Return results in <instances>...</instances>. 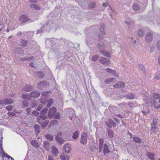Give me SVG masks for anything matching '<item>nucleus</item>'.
Here are the masks:
<instances>
[{
    "label": "nucleus",
    "mask_w": 160,
    "mask_h": 160,
    "mask_svg": "<svg viewBox=\"0 0 160 160\" xmlns=\"http://www.w3.org/2000/svg\"><path fill=\"white\" fill-rule=\"evenodd\" d=\"M8 114L9 115H11V116H14L16 115L15 113L13 112H9L8 113Z\"/></svg>",
    "instance_id": "nucleus-57"
},
{
    "label": "nucleus",
    "mask_w": 160,
    "mask_h": 160,
    "mask_svg": "<svg viewBox=\"0 0 160 160\" xmlns=\"http://www.w3.org/2000/svg\"><path fill=\"white\" fill-rule=\"evenodd\" d=\"M35 73L39 79H42L44 76V73L40 71L36 72Z\"/></svg>",
    "instance_id": "nucleus-15"
},
{
    "label": "nucleus",
    "mask_w": 160,
    "mask_h": 160,
    "mask_svg": "<svg viewBox=\"0 0 160 160\" xmlns=\"http://www.w3.org/2000/svg\"><path fill=\"white\" fill-rule=\"evenodd\" d=\"M156 46L157 49L160 50V41L157 42Z\"/></svg>",
    "instance_id": "nucleus-48"
},
{
    "label": "nucleus",
    "mask_w": 160,
    "mask_h": 160,
    "mask_svg": "<svg viewBox=\"0 0 160 160\" xmlns=\"http://www.w3.org/2000/svg\"><path fill=\"white\" fill-rule=\"evenodd\" d=\"M22 89L25 92H29L32 90L33 88L32 85L30 84H26L23 86Z\"/></svg>",
    "instance_id": "nucleus-8"
},
{
    "label": "nucleus",
    "mask_w": 160,
    "mask_h": 160,
    "mask_svg": "<svg viewBox=\"0 0 160 160\" xmlns=\"http://www.w3.org/2000/svg\"><path fill=\"white\" fill-rule=\"evenodd\" d=\"M99 61L101 63L107 66H108L110 64V61L109 58L103 57H101Z\"/></svg>",
    "instance_id": "nucleus-5"
},
{
    "label": "nucleus",
    "mask_w": 160,
    "mask_h": 160,
    "mask_svg": "<svg viewBox=\"0 0 160 160\" xmlns=\"http://www.w3.org/2000/svg\"><path fill=\"white\" fill-rule=\"evenodd\" d=\"M88 135L86 133L84 132L81 133L80 142L83 145H86L87 142Z\"/></svg>",
    "instance_id": "nucleus-1"
},
{
    "label": "nucleus",
    "mask_w": 160,
    "mask_h": 160,
    "mask_svg": "<svg viewBox=\"0 0 160 160\" xmlns=\"http://www.w3.org/2000/svg\"><path fill=\"white\" fill-rule=\"evenodd\" d=\"M33 128L35 130V134L37 136L41 131L40 126L38 124H36L33 126Z\"/></svg>",
    "instance_id": "nucleus-9"
},
{
    "label": "nucleus",
    "mask_w": 160,
    "mask_h": 160,
    "mask_svg": "<svg viewBox=\"0 0 160 160\" xmlns=\"http://www.w3.org/2000/svg\"><path fill=\"white\" fill-rule=\"evenodd\" d=\"M22 108H26L28 106L29 103L25 99L23 100L22 102Z\"/></svg>",
    "instance_id": "nucleus-23"
},
{
    "label": "nucleus",
    "mask_w": 160,
    "mask_h": 160,
    "mask_svg": "<svg viewBox=\"0 0 160 160\" xmlns=\"http://www.w3.org/2000/svg\"><path fill=\"white\" fill-rule=\"evenodd\" d=\"M147 156L151 160H154L155 159V158L154 157V154L151 152H148L147 153Z\"/></svg>",
    "instance_id": "nucleus-31"
},
{
    "label": "nucleus",
    "mask_w": 160,
    "mask_h": 160,
    "mask_svg": "<svg viewBox=\"0 0 160 160\" xmlns=\"http://www.w3.org/2000/svg\"><path fill=\"white\" fill-rule=\"evenodd\" d=\"M48 118V117L45 115H40L37 118V121L39 123L41 124L42 121Z\"/></svg>",
    "instance_id": "nucleus-10"
},
{
    "label": "nucleus",
    "mask_w": 160,
    "mask_h": 160,
    "mask_svg": "<svg viewBox=\"0 0 160 160\" xmlns=\"http://www.w3.org/2000/svg\"><path fill=\"white\" fill-rule=\"evenodd\" d=\"M22 97L24 99L30 100L31 97L30 94L28 93L23 94L22 95Z\"/></svg>",
    "instance_id": "nucleus-30"
},
{
    "label": "nucleus",
    "mask_w": 160,
    "mask_h": 160,
    "mask_svg": "<svg viewBox=\"0 0 160 160\" xmlns=\"http://www.w3.org/2000/svg\"><path fill=\"white\" fill-rule=\"evenodd\" d=\"M99 52L100 53H102L103 55L109 58L111 57V54L106 50H100Z\"/></svg>",
    "instance_id": "nucleus-13"
},
{
    "label": "nucleus",
    "mask_w": 160,
    "mask_h": 160,
    "mask_svg": "<svg viewBox=\"0 0 160 160\" xmlns=\"http://www.w3.org/2000/svg\"><path fill=\"white\" fill-rule=\"evenodd\" d=\"M46 82L45 81H41L40 82L38 83V87H39L40 86H42L44 85V83L45 82Z\"/></svg>",
    "instance_id": "nucleus-50"
},
{
    "label": "nucleus",
    "mask_w": 160,
    "mask_h": 160,
    "mask_svg": "<svg viewBox=\"0 0 160 160\" xmlns=\"http://www.w3.org/2000/svg\"><path fill=\"white\" fill-rule=\"evenodd\" d=\"M52 152L55 156H57L59 154L58 149L55 147L54 146H52Z\"/></svg>",
    "instance_id": "nucleus-14"
},
{
    "label": "nucleus",
    "mask_w": 160,
    "mask_h": 160,
    "mask_svg": "<svg viewBox=\"0 0 160 160\" xmlns=\"http://www.w3.org/2000/svg\"><path fill=\"white\" fill-rule=\"evenodd\" d=\"M43 28H42L38 30L37 31V32L36 33V34H38L39 33L42 32H43Z\"/></svg>",
    "instance_id": "nucleus-62"
},
{
    "label": "nucleus",
    "mask_w": 160,
    "mask_h": 160,
    "mask_svg": "<svg viewBox=\"0 0 160 160\" xmlns=\"http://www.w3.org/2000/svg\"><path fill=\"white\" fill-rule=\"evenodd\" d=\"M157 127L156 126H151L150 128L151 131L153 133L155 134L157 132Z\"/></svg>",
    "instance_id": "nucleus-37"
},
{
    "label": "nucleus",
    "mask_w": 160,
    "mask_h": 160,
    "mask_svg": "<svg viewBox=\"0 0 160 160\" xmlns=\"http://www.w3.org/2000/svg\"><path fill=\"white\" fill-rule=\"evenodd\" d=\"M153 97L154 99H160V94L154 93L153 95Z\"/></svg>",
    "instance_id": "nucleus-42"
},
{
    "label": "nucleus",
    "mask_w": 160,
    "mask_h": 160,
    "mask_svg": "<svg viewBox=\"0 0 160 160\" xmlns=\"http://www.w3.org/2000/svg\"><path fill=\"white\" fill-rule=\"evenodd\" d=\"M29 43V41L24 39H22L21 42V45L22 47H25L28 46Z\"/></svg>",
    "instance_id": "nucleus-17"
},
{
    "label": "nucleus",
    "mask_w": 160,
    "mask_h": 160,
    "mask_svg": "<svg viewBox=\"0 0 160 160\" xmlns=\"http://www.w3.org/2000/svg\"><path fill=\"white\" fill-rule=\"evenodd\" d=\"M106 70L107 72L110 73L115 74L116 73V71L114 70H112L110 68H107L106 69Z\"/></svg>",
    "instance_id": "nucleus-36"
},
{
    "label": "nucleus",
    "mask_w": 160,
    "mask_h": 160,
    "mask_svg": "<svg viewBox=\"0 0 160 160\" xmlns=\"http://www.w3.org/2000/svg\"><path fill=\"white\" fill-rule=\"evenodd\" d=\"M108 134L109 137L110 138H113L114 136L113 131L109 129H107Z\"/></svg>",
    "instance_id": "nucleus-22"
},
{
    "label": "nucleus",
    "mask_w": 160,
    "mask_h": 160,
    "mask_svg": "<svg viewBox=\"0 0 160 160\" xmlns=\"http://www.w3.org/2000/svg\"><path fill=\"white\" fill-rule=\"evenodd\" d=\"M0 105H6L5 99L0 100Z\"/></svg>",
    "instance_id": "nucleus-60"
},
{
    "label": "nucleus",
    "mask_w": 160,
    "mask_h": 160,
    "mask_svg": "<svg viewBox=\"0 0 160 160\" xmlns=\"http://www.w3.org/2000/svg\"><path fill=\"white\" fill-rule=\"evenodd\" d=\"M19 21L22 23H24L29 21V22H32L33 21H32L31 19L28 18V17L25 15H21L19 18Z\"/></svg>",
    "instance_id": "nucleus-3"
},
{
    "label": "nucleus",
    "mask_w": 160,
    "mask_h": 160,
    "mask_svg": "<svg viewBox=\"0 0 160 160\" xmlns=\"http://www.w3.org/2000/svg\"><path fill=\"white\" fill-rule=\"evenodd\" d=\"M64 154L63 153H62L61 154L60 156V158L61 159L64 160L65 156H64Z\"/></svg>",
    "instance_id": "nucleus-63"
},
{
    "label": "nucleus",
    "mask_w": 160,
    "mask_h": 160,
    "mask_svg": "<svg viewBox=\"0 0 160 160\" xmlns=\"http://www.w3.org/2000/svg\"><path fill=\"white\" fill-rule=\"evenodd\" d=\"M114 78H110L104 80V81L107 83H110L112 81H113Z\"/></svg>",
    "instance_id": "nucleus-39"
},
{
    "label": "nucleus",
    "mask_w": 160,
    "mask_h": 160,
    "mask_svg": "<svg viewBox=\"0 0 160 160\" xmlns=\"http://www.w3.org/2000/svg\"><path fill=\"white\" fill-rule=\"evenodd\" d=\"M66 111L68 112V114L72 116L74 113V110L72 108H68L66 109Z\"/></svg>",
    "instance_id": "nucleus-19"
},
{
    "label": "nucleus",
    "mask_w": 160,
    "mask_h": 160,
    "mask_svg": "<svg viewBox=\"0 0 160 160\" xmlns=\"http://www.w3.org/2000/svg\"><path fill=\"white\" fill-rule=\"evenodd\" d=\"M138 33L139 37H142L144 35V30L142 29H139L138 31Z\"/></svg>",
    "instance_id": "nucleus-27"
},
{
    "label": "nucleus",
    "mask_w": 160,
    "mask_h": 160,
    "mask_svg": "<svg viewBox=\"0 0 160 160\" xmlns=\"http://www.w3.org/2000/svg\"><path fill=\"white\" fill-rule=\"evenodd\" d=\"M125 97L128 99H132L134 98V95L132 93H130L125 96Z\"/></svg>",
    "instance_id": "nucleus-24"
},
{
    "label": "nucleus",
    "mask_w": 160,
    "mask_h": 160,
    "mask_svg": "<svg viewBox=\"0 0 160 160\" xmlns=\"http://www.w3.org/2000/svg\"><path fill=\"white\" fill-rule=\"evenodd\" d=\"M96 6V4L95 3H91L89 6L90 8H93Z\"/></svg>",
    "instance_id": "nucleus-51"
},
{
    "label": "nucleus",
    "mask_w": 160,
    "mask_h": 160,
    "mask_svg": "<svg viewBox=\"0 0 160 160\" xmlns=\"http://www.w3.org/2000/svg\"><path fill=\"white\" fill-rule=\"evenodd\" d=\"M43 145L46 150L47 151H49L50 143L48 141H46L44 142Z\"/></svg>",
    "instance_id": "nucleus-16"
},
{
    "label": "nucleus",
    "mask_w": 160,
    "mask_h": 160,
    "mask_svg": "<svg viewBox=\"0 0 160 160\" xmlns=\"http://www.w3.org/2000/svg\"><path fill=\"white\" fill-rule=\"evenodd\" d=\"M62 133L60 132L58 133L55 136V139L57 142L58 141L61 137Z\"/></svg>",
    "instance_id": "nucleus-34"
},
{
    "label": "nucleus",
    "mask_w": 160,
    "mask_h": 160,
    "mask_svg": "<svg viewBox=\"0 0 160 160\" xmlns=\"http://www.w3.org/2000/svg\"><path fill=\"white\" fill-rule=\"evenodd\" d=\"M125 22L127 25H130L132 24L133 23V21H125Z\"/></svg>",
    "instance_id": "nucleus-49"
},
{
    "label": "nucleus",
    "mask_w": 160,
    "mask_h": 160,
    "mask_svg": "<svg viewBox=\"0 0 160 160\" xmlns=\"http://www.w3.org/2000/svg\"><path fill=\"white\" fill-rule=\"evenodd\" d=\"M65 140L63 139L62 138H61L57 142L61 144H62L64 143Z\"/></svg>",
    "instance_id": "nucleus-46"
},
{
    "label": "nucleus",
    "mask_w": 160,
    "mask_h": 160,
    "mask_svg": "<svg viewBox=\"0 0 160 160\" xmlns=\"http://www.w3.org/2000/svg\"><path fill=\"white\" fill-rule=\"evenodd\" d=\"M132 8L135 11H140V12H143L145 9H141L140 8V6L138 3H135L132 5Z\"/></svg>",
    "instance_id": "nucleus-6"
},
{
    "label": "nucleus",
    "mask_w": 160,
    "mask_h": 160,
    "mask_svg": "<svg viewBox=\"0 0 160 160\" xmlns=\"http://www.w3.org/2000/svg\"><path fill=\"white\" fill-rule=\"evenodd\" d=\"M56 114V115H55L54 117V118L55 119H59L61 117L60 113L59 112H57Z\"/></svg>",
    "instance_id": "nucleus-45"
},
{
    "label": "nucleus",
    "mask_w": 160,
    "mask_h": 160,
    "mask_svg": "<svg viewBox=\"0 0 160 160\" xmlns=\"http://www.w3.org/2000/svg\"><path fill=\"white\" fill-rule=\"evenodd\" d=\"M48 109L45 108L42 109L40 112V115H45L47 112Z\"/></svg>",
    "instance_id": "nucleus-41"
},
{
    "label": "nucleus",
    "mask_w": 160,
    "mask_h": 160,
    "mask_svg": "<svg viewBox=\"0 0 160 160\" xmlns=\"http://www.w3.org/2000/svg\"><path fill=\"white\" fill-rule=\"evenodd\" d=\"M154 46H151L150 48V52H153L154 51Z\"/></svg>",
    "instance_id": "nucleus-64"
},
{
    "label": "nucleus",
    "mask_w": 160,
    "mask_h": 160,
    "mask_svg": "<svg viewBox=\"0 0 160 160\" xmlns=\"http://www.w3.org/2000/svg\"><path fill=\"white\" fill-rule=\"evenodd\" d=\"M46 138L50 141H52L53 139V136L52 135H50L49 134H47L45 135Z\"/></svg>",
    "instance_id": "nucleus-32"
},
{
    "label": "nucleus",
    "mask_w": 160,
    "mask_h": 160,
    "mask_svg": "<svg viewBox=\"0 0 160 160\" xmlns=\"http://www.w3.org/2000/svg\"><path fill=\"white\" fill-rule=\"evenodd\" d=\"M133 138V140L136 143L140 144L142 142L141 139L138 137L137 136L134 137Z\"/></svg>",
    "instance_id": "nucleus-26"
},
{
    "label": "nucleus",
    "mask_w": 160,
    "mask_h": 160,
    "mask_svg": "<svg viewBox=\"0 0 160 160\" xmlns=\"http://www.w3.org/2000/svg\"><path fill=\"white\" fill-rule=\"evenodd\" d=\"M113 87L115 88H124L125 87V84L122 82H119L113 85Z\"/></svg>",
    "instance_id": "nucleus-7"
},
{
    "label": "nucleus",
    "mask_w": 160,
    "mask_h": 160,
    "mask_svg": "<svg viewBox=\"0 0 160 160\" xmlns=\"http://www.w3.org/2000/svg\"><path fill=\"white\" fill-rule=\"evenodd\" d=\"M30 94L31 97L33 98H38L40 95L39 92L37 91H33L31 92Z\"/></svg>",
    "instance_id": "nucleus-11"
},
{
    "label": "nucleus",
    "mask_w": 160,
    "mask_h": 160,
    "mask_svg": "<svg viewBox=\"0 0 160 160\" xmlns=\"http://www.w3.org/2000/svg\"><path fill=\"white\" fill-rule=\"evenodd\" d=\"M49 122V121L47 120H46L42 123V122L41 124L42 128L43 129H44L46 127Z\"/></svg>",
    "instance_id": "nucleus-20"
},
{
    "label": "nucleus",
    "mask_w": 160,
    "mask_h": 160,
    "mask_svg": "<svg viewBox=\"0 0 160 160\" xmlns=\"http://www.w3.org/2000/svg\"><path fill=\"white\" fill-rule=\"evenodd\" d=\"M97 47L99 49H103L105 48V46L103 43H98Z\"/></svg>",
    "instance_id": "nucleus-29"
},
{
    "label": "nucleus",
    "mask_w": 160,
    "mask_h": 160,
    "mask_svg": "<svg viewBox=\"0 0 160 160\" xmlns=\"http://www.w3.org/2000/svg\"><path fill=\"white\" fill-rule=\"evenodd\" d=\"M4 24L3 22H1L0 23V32H1L3 29Z\"/></svg>",
    "instance_id": "nucleus-61"
},
{
    "label": "nucleus",
    "mask_w": 160,
    "mask_h": 160,
    "mask_svg": "<svg viewBox=\"0 0 160 160\" xmlns=\"http://www.w3.org/2000/svg\"><path fill=\"white\" fill-rule=\"evenodd\" d=\"M32 114L34 116H36L39 115V113L36 111H34L32 112Z\"/></svg>",
    "instance_id": "nucleus-55"
},
{
    "label": "nucleus",
    "mask_w": 160,
    "mask_h": 160,
    "mask_svg": "<svg viewBox=\"0 0 160 160\" xmlns=\"http://www.w3.org/2000/svg\"><path fill=\"white\" fill-rule=\"evenodd\" d=\"M5 157L7 158L9 160H14L13 158L9 156L7 154H5Z\"/></svg>",
    "instance_id": "nucleus-53"
},
{
    "label": "nucleus",
    "mask_w": 160,
    "mask_h": 160,
    "mask_svg": "<svg viewBox=\"0 0 160 160\" xmlns=\"http://www.w3.org/2000/svg\"><path fill=\"white\" fill-rule=\"evenodd\" d=\"M157 124V122L156 120H155L154 119H153L152 122L151 123V126H156Z\"/></svg>",
    "instance_id": "nucleus-54"
},
{
    "label": "nucleus",
    "mask_w": 160,
    "mask_h": 160,
    "mask_svg": "<svg viewBox=\"0 0 160 160\" xmlns=\"http://www.w3.org/2000/svg\"><path fill=\"white\" fill-rule=\"evenodd\" d=\"M105 123L106 125L109 128H111L112 127V125H111L109 122H108L107 121H105Z\"/></svg>",
    "instance_id": "nucleus-52"
},
{
    "label": "nucleus",
    "mask_w": 160,
    "mask_h": 160,
    "mask_svg": "<svg viewBox=\"0 0 160 160\" xmlns=\"http://www.w3.org/2000/svg\"><path fill=\"white\" fill-rule=\"evenodd\" d=\"M98 55H95L92 57V60L93 61H96L98 60Z\"/></svg>",
    "instance_id": "nucleus-44"
},
{
    "label": "nucleus",
    "mask_w": 160,
    "mask_h": 160,
    "mask_svg": "<svg viewBox=\"0 0 160 160\" xmlns=\"http://www.w3.org/2000/svg\"><path fill=\"white\" fill-rule=\"evenodd\" d=\"M110 152L108 146L106 144H105L104 146L103 152L104 155H106L107 153Z\"/></svg>",
    "instance_id": "nucleus-18"
},
{
    "label": "nucleus",
    "mask_w": 160,
    "mask_h": 160,
    "mask_svg": "<svg viewBox=\"0 0 160 160\" xmlns=\"http://www.w3.org/2000/svg\"><path fill=\"white\" fill-rule=\"evenodd\" d=\"M31 144L32 146L36 148H38L39 147V144L35 140H33L31 141Z\"/></svg>",
    "instance_id": "nucleus-28"
},
{
    "label": "nucleus",
    "mask_w": 160,
    "mask_h": 160,
    "mask_svg": "<svg viewBox=\"0 0 160 160\" xmlns=\"http://www.w3.org/2000/svg\"><path fill=\"white\" fill-rule=\"evenodd\" d=\"M42 108V105H40L38 106V107L36 109L38 111H40Z\"/></svg>",
    "instance_id": "nucleus-59"
},
{
    "label": "nucleus",
    "mask_w": 160,
    "mask_h": 160,
    "mask_svg": "<svg viewBox=\"0 0 160 160\" xmlns=\"http://www.w3.org/2000/svg\"><path fill=\"white\" fill-rule=\"evenodd\" d=\"M127 104L131 108H132L134 105L133 102H128V103Z\"/></svg>",
    "instance_id": "nucleus-56"
},
{
    "label": "nucleus",
    "mask_w": 160,
    "mask_h": 160,
    "mask_svg": "<svg viewBox=\"0 0 160 160\" xmlns=\"http://www.w3.org/2000/svg\"><path fill=\"white\" fill-rule=\"evenodd\" d=\"M56 108L55 107H53L49 110L48 113V116L49 119H51L54 117L56 114Z\"/></svg>",
    "instance_id": "nucleus-2"
},
{
    "label": "nucleus",
    "mask_w": 160,
    "mask_h": 160,
    "mask_svg": "<svg viewBox=\"0 0 160 160\" xmlns=\"http://www.w3.org/2000/svg\"><path fill=\"white\" fill-rule=\"evenodd\" d=\"M103 141L102 139L101 138V139H99V145L103 146Z\"/></svg>",
    "instance_id": "nucleus-58"
},
{
    "label": "nucleus",
    "mask_w": 160,
    "mask_h": 160,
    "mask_svg": "<svg viewBox=\"0 0 160 160\" xmlns=\"http://www.w3.org/2000/svg\"><path fill=\"white\" fill-rule=\"evenodd\" d=\"M63 149L65 153H69L71 150V146L69 144H65L63 147Z\"/></svg>",
    "instance_id": "nucleus-12"
},
{
    "label": "nucleus",
    "mask_w": 160,
    "mask_h": 160,
    "mask_svg": "<svg viewBox=\"0 0 160 160\" xmlns=\"http://www.w3.org/2000/svg\"><path fill=\"white\" fill-rule=\"evenodd\" d=\"M37 105V101L35 100H32L31 103V106L32 108L36 107Z\"/></svg>",
    "instance_id": "nucleus-38"
},
{
    "label": "nucleus",
    "mask_w": 160,
    "mask_h": 160,
    "mask_svg": "<svg viewBox=\"0 0 160 160\" xmlns=\"http://www.w3.org/2000/svg\"><path fill=\"white\" fill-rule=\"evenodd\" d=\"M6 105L11 104L13 102V100L11 98H7L5 99Z\"/></svg>",
    "instance_id": "nucleus-25"
},
{
    "label": "nucleus",
    "mask_w": 160,
    "mask_h": 160,
    "mask_svg": "<svg viewBox=\"0 0 160 160\" xmlns=\"http://www.w3.org/2000/svg\"><path fill=\"white\" fill-rule=\"evenodd\" d=\"M138 67L140 69H141L142 71L144 73H145V69L143 65L142 64H139L138 65Z\"/></svg>",
    "instance_id": "nucleus-33"
},
{
    "label": "nucleus",
    "mask_w": 160,
    "mask_h": 160,
    "mask_svg": "<svg viewBox=\"0 0 160 160\" xmlns=\"http://www.w3.org/2000/svg\"><path fill=\"white\" fill-rule=\"evenodd\" d=\"M30 6L31 8H33L36 10H40L41 8L38 5L34 4H31Z\"/></svg>",
    "instance_id": "nucleus-21"
},
{
    "label": "nucleus",
    "mask_w": 160,
    "mask_h": 160,
    "mask_svg": "<svg viewBox=\"0 0 160 160\" xmlns=\"http://www.w3.org/2000/svg\"><path fill=\"white\" fill-rule=\"evenodd\" d=\"M79 134V132L78 131H76L75 132L73 133V135L72 136V138L73 139H76L78 137Z\"/></svg>",
    "instance_id": "nucleus-35"
},
{
    "label": "nucleus",
    "mask_w": 160,
    "mask_h": 160,
    "mask_svg": "<svg viewBox=\"0 0 160 160\" xmlns=\"http://www.w3.org/2000/svg\"><path fill=\"white\" fill-rule=\"evenodd\" d=\"M104 26L103 24L101 25L100 28V31L101 32L103 35L105 34V32H104Z\"/></svg>",
    "instance_id": "nucleus-40"
},
{
    "label": "nucleus",
    "mask_w": 160,
    "mask_h": 160,
    "mask_svg": "<svg viewBox=\"0 0 160 160\" xmlns=\"http://www.w3.org/2000/svg\"><path fill=\"white\" fill-rule=\"evenodd\" d=\"M0 150L1 151V153L2 154V157H5V154H6V153H5V152H4V151L3 150V149L2 148V146L0 145Z\"/></svg>",
    "instance_id": "nucleus-43"
},
{
    "label": "nucleus",
    "mask_w": 160,
    "mask_h": 160,
    "mask_svg": "<svg viewBox=\"0 0 160 160\" xmlns=\"http://www.w3.org/2000/svg\"><path fill=\"white\" fill-rule=\"evenodd\" d=\"M13 108V107L12 105H9L7 106L6 107V109L8 111H10L12 110Z\"/></svg>",
    "instance_id": "nucleus-47"
},
{
    "label": "nucleus",
    "mask_w": 160,
    "mask_h": 160,
    "mask_svg": "<svg viewBox=\"0 0 160 160\" xmlns=\"http://www.w3.org/2000/svg\"><path fill=\"white\" fill-rule=\"evenodd\" d=\"M153 32H152L151 31L148 32L145 36V41L148 42H151L153 39Z\"/></svg>",
    "instance_id": "nucleus-4"
}]
</instances>
